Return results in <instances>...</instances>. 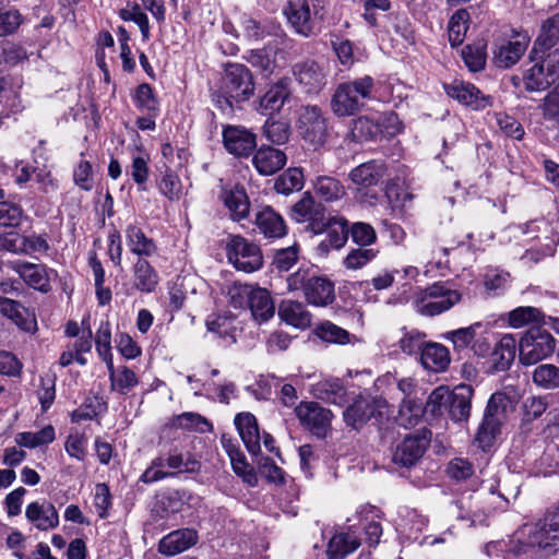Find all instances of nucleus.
<instances>
[{
	"label": "nucleus",
	"mask_w": 559,
	"mask_h": 559,
	"mask_svg": "<svg viewBox=\"0 0 559 559\" xmlns=\"http://www.w3.org/2000/svg\"><path fill=\"white\" fill-rule=\"evenodd\" d=\"M377 99L376 81L362 75L338 84L331 99V109L337 117H349L360 112L368 102Z\"/></svg>",
	"instance_id": "nucleus-1"
},
{
	"label": "nucleus",
	"mask_w": 559,
	"mask_h": 559,
	"mask_svg": "<svg viewBox=\"0 0 559 559\" xmlns=\"http://www.w3.org/2000/svg\"><path fill=\"white\" fill-rule=\"evenodd\" d=\"M519 543L536 552L548 556L559 548V509L543 519L525 523L518 530Z\"/></svg>",
	"instance_id": "nucleus-2"
},
{
	"label": "nucleus",
	"mask_w": 559,
	"mask_h": 559,
	"mask_svg": "<svg viewBox=\"0 0 559 559\" xmlns=\"http://www.w3.org/2000/svg\"><path fill=\"white\" fill-rule=\"evenodd\" d=\"M254 93V82L250 70L241 63H228L222 78L221 94L217 100L222 109L231 108L233 103L248 100Z\"/></svg>",
	"instance_id": "nucleus-3"
},
{
	"label": "nucleus",
	"mask_w": 559,
	"mask_h": 559,
	"mask_svg": "<svg viewBox=\"0 0 559 559\" xmlns=\"http://www.w3.org/2000/svg\"><path fill=\"white\" fill-rule=\"evenodd\" d=\"M461 294L447 283L437 282L420 289L413 299L415 310L423 316H437L461 301Z\"/></svg>",
	"instance_id": "nucleus-4"
},
{
	"label": "nucleus",
	"mask_w": 559,
	"mask_h": 559,
	"mask_svg": "<svg viewBox=\"0 0 559 559\" xmlns=\"http://www.w3.org/2000/svg\"><path fill=\"white\" fill-rule=\"evenodd\" d=\"M323 9L321 0H288L284 14L297 34L310 37L318 32L317 22L323 16Z\"/></svg>",
	"instance_id": "nucleus-5"
},
{
	"label": "nucleus",
	"mask_w": 559,
	"mask_h": 559,
	"mask_svg": "<svg viewBox=\"0 0 559 559\" xmlns=\"http://www.w3.org/2000/svg\"><path fill=\"white\" fill-rule=\"evenodd\" d=\"M297 130L301 139L314 151L323 147L330 136L328 118L317 105H307L299 109Z\"/></svg>",
	"instance_id": "nucleus-6"
},
{
	"label": "nucleus",
	"mask_w": 559,
	"mask_h": 559,
	"mask_svg": "<svg viewBox=\"0 0 559 559\" xmlns=\"http://www.w3.org/2000/svg\"><path fill=\"white\" fill-rule=\"evenodd\" d=\"M199 469V463L190 455L179 452H170L167 456H157L152 460L143 472L140 481L153 484L165 478L174 477L180 473H193Z\"/></svg>",
	"instance_id": "nucleus-7"
},
{
	"label": "nucleus",
	"mask_w": 559,
	"mask_h": 559,
	"mask_svg": "<svg viewBox=\"0 0 559 559\" xmlns=\"http://www.w3.org/2000/svg\"><path fill=\"white\" fill-rule=\"evenodd\" d=\"M508 399L502 393H495L487 403L483 420L477 429L475 442L481 450L489 449L499 433L506 417Z\"/></svg>",
	"instance_id": "nucleus-8"
},
{
	"label": "nucleus",
	"mask_w": 559,
	"mask_h": 559,
	"mask_svg": "<svg viewBox=\"0 0 559 559\" xmlns=\"http://www.w3.org/2000/svg\"><path fill=\"white\" fill-rule=\"evenodd\" d=\"M556 341L546 331L530 330L519 343V359L524 366L535 365L555 352Z\"/></svg>",
	"instance_id": "nucleus-9"
},
{
	"label": "nucleus",
	"mask_w": 559,
	"mask_h": 559,
	"mask_svg": "<svg viewBox=\"0 0 559 559\" xmlns=\"http://www.w3.org/2000/svg\"><path fill=\"white\" fill-rule=\"evenodd\" d=\"M295 415L301 427L320 439L326 438L331 432L333 414L317 402H300L295 407Z\"/></svg>",
	"instance_id": "nucleus-10"
},
{
	"label": "nucleus",
	"mask_w": 559,
	"mask_h": 559,
	"mask_svg": "<svg viewBox=\"0 0 559 559\" xmlns=\"http://www.w3.org/2000/svg\"><path fill=\"white\" fill-rule=\"evenodd\" d=\"M228 261L239 271L251 273L262 266L260 248L241 236H233L226 246Z\"/></svg>",
	"instance_id": "nucleus-11"
},
{
	"label": "nucleus",
	"mask_w": 559,
	"mask_h": 559,
	"mask_svg": "<svg viewBox=\"0 0 559 559\" xmlns=\"http://www.w3.org/2000/svg\"><path fill=\"white\" fill-rule=\"evenodd\" d=\"M559 78V52L549 53L540 63L525 71L523 81L528 92L547 90Z\"/></svg>",
	"instance_id": "nucleus-12"
},
{
	"label": "nucleus",
	"mask_w": 559,
	"mask_h": 559,
	"mask_svg": "<svg viewBox=\"0 0 559 559\" xmlns=\"http://www.w3.org/2000/svg\"><path fill=\"white\" fill-rule=\"evenodd\" d=\"M7 267L16 273L31 288L40 293H48L51 289L50 273L52 270L45 264L13 260L7 263Z\"/></svg>",
	"instance_id": "nucleus-13"
},
{
	"label": "nucleus",
	"mask_w": 559,
	"mask_h": 559,
	"mask_svg": "<svg viewBox=\"0 0 559 559\" xmlns=\"http://www.w3.org/2000/svg\"><path fill=\"white\" fill-rule=\"evenodd\" d=\"M293 75L306 93H318L326 84V71L318 61L306 58L293 66Z\"/></svg>",
	"instance_id": "nucleus-14"
},
{
	"label": "nucleus",
	"mask_w": 559,
	"mask_h": 559,
	"mask_svg": "<svg viewBox=\"0 0 559 559\" xmlns=\"http://www.w3.org/2000/svg\"><path fill=\"white\" fill-rule=\"evenodd\" d=\"M223 143L226 151L237 157H247L257 146V138L241 126H226L223 130Z\"/></svg>",
	"instance_id": "nucleus-15"
},
{
	"label": "nucleus",
	"mask_w": 559,
	"mask_h": 559,
	"mask_svg": "<svg viewBox=\"0 0 559 559\" xmlns=\"http://www.w3.org/2000/svg\"><path fill=\"white\" fill-rule=\"evenodd\" d=\"M530 44V37L526 34H518L512 40H504L493 49V63L501 69L513 67L525 53Z\"/></svg>",
	"instance_id": "nucleus-16"
},
{
	"label": "nucleus",
	"mask_w": 559,
	"mask_h": 559,
	"mask_svg": "<svg viewBox=\"0 0 559 559\" xmlns=\"http://www.w3.org/2000/svg\"><path fill=\"white\" fill-rule=\"evenodd\" d=\"M445 93L460 104L475 110L484 109L490 105V96L484 95L474 84L454 80L444 85Z\"/></svg>",
	"instance_id": "nucleus-17"
},
{
	"label": "nucleus",
	"mask_w": 559,
	"mask_h": 559,
	"mask_svg": "<svg viewBox=\"0 0 559 559\" xmlns=\"http://www.w3.org/2000/svg\"><path fill=\"white\" fill-rule=\"evenodd\" d=\"M430 438L431 435L427 432L405 437L393 454V462L401 466H412L423 456Z\"/></svg>",
	"instance_id": "nucleus-18"
},
{
	"label": "nucleus",
	"mask_w": 559,
	"mask_h": 559,
	"mask_svg": "<svg viewBox=\"0 0 559 559\" xmlns=\"http://www.w3.org/2000/svg\"><path fill=\"white\" fill-rule=\"evenodd\" d=\"M254 224L264 238L280 239L287 235L285 219L270 205L263 206L255 213Z\"/></svg>",
	"instance_id": "nucleus-19"
},
{
	"label": "nucleus",
	"mask_w": 559,
	"mask_h": 559,
	"mask_svg": "<svg viewBox=\"0 0 559 559\" xmlns=\"http://www.w3.org/2000/svg\"><path fill=\"white\" fill-rule=\"evenodd\" d=\"M287 163L284 151L269 146H260L253 154L252 164L262 176H271L281 170Z\"/></svg>",
	"instance_id": "nucleus-20"
},
{
	"label": "nucleus",
	"mask_w": 559,
	"mask_h": 559,
	"mask_svg": "<svg viewBox=\"0 0 559 559\" xmlns=\"http://www.w3.org/2000/svg\"><path fill=\"white\" fill-rule=\"evenodd\" d=\"M386 165L381 159H373L353 168L349 180L357 187L370 188L377 186L386 175Z\"/></svg>",
	"instance_id": "nucleus-21"
},
{
	"label": "nucleus",
	"mask_w": 559,
	"mask_h": 559,
	"mask_svg": "<svg viewBox=\"0 0 559 559\" xmlns=\"http://www.w3.org/2000/svg\"><path fill=\"white\" fill-rule=\"evenodd\" d=\"M292 92L287 79H281L272 84L264 95L259 99L258 111L262 115L278 112L290 98Z\"/></svg>",
	"instance_id": "nucleus-22"
},
{
	"label": "nucleus",
	"mask_w": 559,
	"mask_h": 559,
	"mask_svg": "<svg viewBox=\"0 0 559 559\" xmlns=\"http://www.w3.org/2000/svg\"><path fill=\"white\" fill-rule=\"evenodd\" d=\"M235 426L248 452L257 455L261 451V436L257 418L251 413H239L234 419Z\"/></svg>",
	"instance_id": "nucleus-23"
},
{
	"label": "nucleus",
	"mask_w": 559,
	"mask_h": 559,
	"mask_svg": "<svg viewBox=\"0 0 559 559\" xmlns=\"http://www.w3.org/2000/svg\"><path fill=\"white\" fill-rule=\"evenodd\" d=\"M198 542V533L192 528L176 530L164 536L158 544V551L166 556H175L186 551Z\"/></svg>",
	"instance_id": "nucleus-24"
},
{
	"label": "nucleus",
	"mask_w": 559,
	"mask_h": 559,
	"mask_svg": "<svg viewBox=\"0 0 559 559\" xmlns=\"http://www.w3.org/2000/svg\"><path fill=\"white\" fill-rule=\"evenodd\" d=\"M221 199L233 221L240 222L249 216L250 201L243 187L224 188Z\"/></svg>",
	"instance_id": "nucleus-25"
},
{
	"label": "nucleus",
	"mask_w": 559,
	"mask_h": 559,
	"mask_svg": "<svg viewBox=\"0 0 559 559\" xmlns=\"http://www.w3.org/2000/svg\"><path fill=\"white\" fill-rule=\"evenodd\" d=\"M474 390L468 384L456 385L450 391L449 416L453 421H466L471 415Z\"/></svg>",
	"instance_id": "nucleus-26"
},
{
	"label": "nucleus",
	"mask_w": 559,
	"mask_h": 559,
	"mask_svg": "<svg viewBox=\"0 0 559 559\" xmlns=\"http://www.w3.org/2000/svg\"><path fill=\"white\" fill-rule=\"evenodd\" d=\"M159 282L156 269L145 258L136 259L132 265V287L141 293L150 294Z\"/></svg>",
	"instance_id": "nucleus-27"
},
{
	"label": "nucleus",
	"mask_w": 559,
	"mask_h": 559,
	"mask_svg": "<svg viewBox=\"0 0 559 559\" xmlns=\"http://www.w3.org/2000/svg\"><path fill=\"white\" fill-rule=\"evenodd\" d=\"M26 519L40 531H48L59 525V515L50 502H32L25 510Z\"/></svg>",
	"instance_id": "nucleus-28"
},
{
	"label": "nucleus",
	"mask_w": 559,
	"mask_h": 559,
	"mask_svg": "<svg viewBox=\"0 0 559 559\" xmlns=\"http://www.w3.org/2000/svg\"><path fill=\"white\" fill-rule=\"evenodd\" d=\"M126 241L129 251L138 258H151L157 252V246L152 238L136 225H128L126 228Z\"/></svg>",
	"instance_id": "nucleus-29"
},
{
	"label": "nucleus",
	"mask_w": 559,
	"mask_h": 559,
	"mask_svg": "<svg viewBox=\"0 0 559 559\" xmlns=\"http://www.w3.org/2000/svg\"><path fill=\"white\" fill-rule=\"evenodd\" d=\"M306 300L313 306L324 307L335 299L334 284L329 278L313 275L305 294Z\"/></svg>",
	"instance_id": "nucleus-30"
},
{
	"label": "nucleus",
	"mask_w": 559,
	"mask_h": 559,
	"mask_svg": "<svg viewBox=\"0 0 559 559\" xmlns=\"http://www.w3.org/2000/svg\"><path fill=\"white\" fill-rule=\"evenodd\" d=\"M419 357L423 367L433 372L444 371L451 361L449 349L435 342H427Z\"/></svg>",
	"instance_id": "nucleus-31"
},
{
	"label": "nucleus",
	"mask_w": 559,
	"mask_h": 559,
	"mask_svg": "<svg viewBox=\"0 0 559 559\" xmlns=\"http://www.w3.org/2000/svg\"><path fill=\"white\" fill-rule=\"evenodd\" d=\"M278 317L286 324L305 330L311 324V314L299 301L283 300L278 306Z\"/></svg>",
	"instance_id": "nucleus-32"
},
{
	"label": "nucleus",
	"mask_w": 559,
	"mask_h": 559,
	"mask_svg": "<svg viewBox=\"0 0 559 559\" xmlns=\"http://www.w3.org/2000/svg\"><path fill=\"white\" fill-rule=\"evenodd\" d=\"M0 313L23 331L29 332L36 324L34 317L21 302L2 296H0Z\"/></svg>",
	"instance_id": "nucleus-33"
},
{
	"label": "nucleus",
	"mask_w": 559,
	"mask_h": 559,
	"mask_svg": "<svg viewBox=\"0 0 559 559\" xmlns=\"http://www.w3.org/2000/svg\"><path fill=\"white\" fill-rule=\"evenodd\" d=\"M248 306L253 318L259 322L267 321L275 313L274 301L265 288L253 287Z\"/></svg>",
	"instance_id": "nucleus-34"
},
{
	"label": "nucleus",
	"mask_w": 559,
	"mask_h": 559,
	"mask_svg": "<svg viewBox=\"0 0 559 559\" xmlns=\"http://www.w3.org/2000/svg\"><path fill=\"white\" fill-rule=\"evenodd\" d=\"M359 545L360 540L352 530L346 533L335 534L328 544V559H344L354 552Z\"/></svg>",
	"instance_id": "nucleus-35"
},
{
	"label": "nucleus",
	"mask_w": 559,
	"mask_h": 559,
	"mask_svg": "<svg viewBox=\"0 0 559 559\" xmlns=\"http://www.w3.org/2000/svg\"><path fill=\"white\" fill-rule=\"evenodd\" d=\"M56 440V430L52 425H47L38 431H23L14 437L17 445L27 449L46 447Z\"/></svg>",
	"instance_id": "nucleus-36"
},
{
	"label": "nucleus",
	"mask_w": 559,
	"mask_h": 559,
	"mask_svg": "<svg viewBox=\"0 0 559 559\" xmlns=\"http://www.w3.org/2000/svg\"><path fill=\"white\" fill-rule=\"evenodd\" d=\"M559 41V12L545 20L540 27V33L534 43L532 52L537 50L545 51Z\"/></svg>",
	"instance_id": "nucleus-37"
},
{
	"label": "nucleus",
	"mask_w": 559,
	"mask_h": 559,
	"mask_svg": "<svg viewBox=\"0 0 559 559\" xmlns=\"http://www.w3.org/2000/svg\"><path fill=\"white\" fill-rule=\"evenodd\" d=\"M110 379L111 390L120 394H127L139 383L136 374L126 366L115 368L114 360L111 365H106Z\"/></svg>",
	"instance_id": "nucleus-38"
},
{
	"label": "nucleus",
	"mask_w": 559,
	"mask_h": 559,
	"mask_svg": "<svg viewBox=\"0 0 559 559\" xmlns=\"http://www.w3.org/2000/svg\"><path fill=\"white\" fill-rule=\"evenodd\" d=\"M313 190L325 202L341 200L346 193L343 183L331 176H318L313 181Z\"/></svg>",
	"instance_id": "nucleus-39"
},
{
	"label": "nucleus",
	"mask_w": 559,
	"mask_h": 559,
	"mask_svg": "<svg viewBox=\"0 0 559 559\" xmlns=\"http://www.w3.org/2000/svg\"><path fill=\"white\" fill-rule=\"evenodd\" d=\"M358 514L359 521L364 523L367 543L370 546H376L382 535L379 510L374 507H362Z\"/></svg>",
	"instance_id": "nucleus-40"
},
{
	"label": "nucleus",
	"mask_w": 559,
	"mask_h": 559,
	"mask_svg": "<svg viewBox=\"0 0 559 559\" xmlns=\"http://www.w3.org/2000/svg\"><path fill=\"white\" fill-rule=\"evenodd\" d=\"M373 413L374 407L370 401L358 399L344 411L343 415L345 423L357 429L367 423L373 416Z\"/></svg>",
	"instance_id": "nucleus-41"
},
{
	"label": "nucleus",
	"mask_w": 559,
	"mask_h": 559,
	"mask_svg": "<svg viewBox=\"0 0 559 559\" xmlns=\"http://www.w3.org/2000/svg\"><path fill=\"white\" fill-rule=\"evenodd\" d=\"M313 392L328 403L342 405L345 402L346 390L340 379L322 380L314 385Z\"/></svg>",
	"instance_id": "nucleus-42"
},
{
	"label": "nucleus",
	"mask_w": 559,
	"mask_h": 559,
	"mask_svg": "<svg viewBox=\"0 0 559 559\" xmlns=\"http://www.w3.org/2000/svg\"><path fill=\"white\" fill-rule=\"evenodd\" d=\"M516 354V340L511 334L503 335L497 343L492 356L495 365L500 370H506L510 367Z\"/></svg>",
	"instance_id": "nucleus-43"
},
{
	"label": "nucleus",
	"mask_w": 559,
	"mask_h": 559,
	"mask_svg": "<svg viewBox=\"0 0 559 559\" xmlns=\"http://www.w3.org/2000/svg\"><path fill=\"white\" fill-rule=\"evenodd\" d=\"M424 416L426 414L420 402L415 399H403L396 421L404 428H412L417 426Z\"/></svg>",
	"instance_id": "nucleus-44"
},
{
	"label": "nucleus",
	"mask_w": 559,
	"mask_h": 559,
	"mask_svg": "<svg viewBox=\"0 0 559 559\" xmlns=\"http://www.w3.org/2000/svg\"><path fill=\"white\" fill-rule=\"evenodd\" d=\"M450 390L440 385L436 388L428 396L424 407L425 414L431 419L441 417L445 412L449 413Z\"/></svg>",
	"instance_id": "nucleus-45"
},
{
	"label": "nucleus",
	"mask_w": 559,
	"mask_h": 559,
	"mask_svg": "<svg viewBox=\"0 0 559 559\" xmlns=\"http://www.w3.org/2000/svg\"><path fill=\"white\" fill-rule=\"evenodd\" d=\"M186 496L187 492L181 490H174L167 495L162 496L153 508L154 514L160 519H164L168 518L170 514L180 512Z\"/></svg>",
	"instance_id": "nucleus-46"
},
{
	"label": "nucleus",
	"mask_w": 559,
	"mask_h": 559,
	"mask_svg": "<svg viewBox=\"0 0 559 559\" xmlns=\"http://www.w3.org/2000/svg\"><path fill=\"white\" fill-rule=\"evenodd\" d=\"M320 214V205L306 192L292 207L290 217L297 223H304L319 219Z\"/></svg>",
	"instance_id": "nucleus-47"
},
{
	"label": "nucleus",
	"mask_w": 559,
	"mask_h": 559,
	"mask_svg": "<svg viewBox=\"0 0 559 559\" xmlns=\"http://www.w3.org/2000/svg\"><path fill=\"white\" fill-rule=\"evenodd\" d=\"M304 187V174L300 168H288L275 179L274 189L277 193L288 195Z\"/></svg>",
	"instance_id": "nucleus-48"
},
{
	"label": "nucleus",
	"mask_w": 559,
	"mask_h": 559,
	"mask_svg": "<svg viewBox=\"0 0 559 559\" xmlns=\"http://www.w3.org/2000/svg\"><path fill=\"white\" fill-rule=\"evenodd\" d=\"M107 411L106 401L98 395L90 396L84 404L72 413V421L92 420Z\"/></svg>",
	"instance_id": "nucleus-49"
},
{
	"label": "nucleus",
	"mask_w": 559,
	"mask_h": 559,
	"mask_svg": "<svg viewBox=\"0 0 559 559\" xmlns=\"http://www.w3.org/2000/svg\"><path fill=\"white\" fill-rule=\"evenodd\" d=\"M535 385L544 390H555L559 388V367L552 364H543L537 366L532 374Z\"/></svg>",
	"instance_id": "nucleus-50"
},
{
	"label": "nucleus",
	"mask_w": 559,
	"mask_h": 559,
	"mask_svg": "<svg viewBox=\"0 0 559 559\" xmlns=\"http://www.w3.org/2000/svg\"><path fill=\"white\" fill-rule=\"evenodd\" d=\"M469 13L465 9L457 10L450 19L448 26L449 40L452 46L463 43L468 29Z\"/></svg>",
	"instance_id": "nucleus-51"
},
{
	"label": "nucleus",
	"mask_w": 559,
	"mask_h": 559,
	"mask_svg": "<svg viewBox=\"0 0 559 559\" xmlns=\"http://www.w3.org/2000/svg\"><path fill=\"white\" fill-rule=\"evenodd\" d=\"M96 352L106 365H111V326L109 321H100L95 335Z\"/></svg>",
	"instance_id": "nucleus-52"
},
{
	"label": "nucleus",
	"mask_w": 559,
	"mask_h": 559,
	"mask_svg": "<svg viewBox=\"0 0 559 559\" xmlns=\"http://www.w3.org/2000/svg\"><path fill=\"white\" fill-rule=\"evenodd\" d=\"M133 100L139 110L152 114L154 116L157 115L159 103L150 84H140L135 90Z\"/></svg>",
	"instance_id": "nucleus-53"
},
{
	"label": "nucleus",
	"mask_w": 559,
	"mask_h": 559,
	"mask_svg": "<svg viewBox=\"0 0 559 559\" xmlns=\"http://www.w3.org/2000/svg\"><path fill=\"white\" fill-rule=\"evenodd\" d=\"M543 320L542 311L535 307H518L509 312V324L514 329L523 328L530 323H539Z\"/></svg>",
	"instance_id": "nucleus-54"
},
{
	"label": "nucleus",
	"mask_w": 559,
	"mask_h": 559,
	"mask_svg": "<svg viewBox=\"0 0 559 559\" xmlns=\"http://www.w3.org/2000/svg\"><path fill=\"white\" fill-rule=\"evenodd\" d=\"M263 135L273 144L283 145L290 136V126L284 120H266L263 127Z\"/></svg>",
	"instance_id": "nucleus-55"
},
{
	"label": "nucleus",
	"mask_w": 559,
	"mask_h": 559,
	"mask_svg": "<svg viewBox=\"0 0 559 559\" xmlns=\"http://www.w3.org/2000/svg\"><path fill=\"white\" fill-rule=\"evenodd\" d=\"M483 328L480 322H476L467 328L449 331L444 334V338L451 341L455 349H464L474 342L477 331Z\"/></svg>",
	"instance_id": "nucleus-56"
},
{
	"label": "nucleus",
	"mask_w": 559,
	"mask_h": 559,
	"mask_svg": "<svg viewBox=\"0 0 559 559\" xmlns=\"http://www.w3.org/2000/svg\"><path fill=\"white\" fill-rule=\"evenodd\" d=\"M426 337V333L416 329L405 331L404 335L399 341V347L404 354L420 356L423 347H425L427 343Z\"/></svg>",
	"instance_id": "nucleus-57"
},
{
	"label": "nucleus",
	"mask_w": 559,
	"mask_h": 559,
	"mask_svg": "<svg viewBox=\"0 0 559 559\" xmlns=\"http://www.w3.org/2000/svg\"><path fill=\"white\" fill-rule=\"evenodd\" d=\"M25 217L22 206L14 202L0 200V225L3 227H19Z\"/></svg>",
	"instance_id": "nucleus-58"
},
{
	"label": "nucleus",
	"mask_w": 559,
	"mask_h": 559,
	"mask_svg": "<svg viewBox=\"0 0 559 559\" xmlns=\"http://www.w3.org/2000/svg\"><path fill=\"white\" fill-rule=\"evenodd\" d=\"M316 334L319 338H321L324 342L329 343H335V344H347L349 343L350 334L342 329L341 326L330 322L325 321L321 323L316 329Z\"/></svg>",
	"instance_id": "nucleus-59"
},
{
	"label": "nucleus",
	"mask_w": 559,
	"mask_h": 559,
	"mask_svg": "<svg viewBox=\"0 0 559 559\" xmlns=\"http://www.w3.org/2000/svg\"><path fill=\"white\" fill-rule=\"evenodd\" d=\"M378 254V251L371 248H357L350 250L343 260V265L347 270H360L369 264Z\"/></svg>",
	"instance_id": "nucleus-60"
},
{
	"label": "nucleus",
	"mask_w": 559,
	"mask_h": 559,
	"mask_svg": "<svg viewBox=\"0 0 559 559\" xmlns=\"http://www.w3.org/2000/svg\"><path fill=\"white\" fill-rule=\"evenodd\" d=\"M246 60L261 71L265 76L272 74L276 68L275 57L265 49H252L248 52Z\"/></svg>",
	"instance_id": "nucleus-61"
},
{
	"label": "nucleus",
	"mask_w": 559,
	"mask_h": 559,
	"mask_svg": "<svg viewBox=\"0 0 559 559\" xmlns=\"http://www.w3.org/2000/svg\"><path fill=\"white\" fill-rule=\"evenodd\" d=\"M299 246L294 243L287 248L278 249L274 253L273 265L278 272L289 271L298 261Z\"/></svg>",
	"instance_id": "nucleus-62"
},
{
	"label": "nucleus",
	"mask_w": 559,
	"mask_h": 559,
	"mask_svg": "<svg viewBox=\"0 0 559 559\" xmlns=\"http://www.w3.org/2000/svg\"><path fill=\"white\" fill-rule=\"evenodd\" d=\"M352 240L360 246V248H366L377 240V234L373 227L367 223H355L352 225L349 230Z\"/></svg>",
	"instance_id": "nucleus-63"
},
{
	"label": "nucleus",
	"mask_w": 559,
	"mask_h": 559,
	"mask_svg": "<svg viewBox=\"0 0 559 559\" xmlns=\"http://www.w3.org/2000/svg\"><path fill=\"white\" fill-rule=\"evenodd\" d=\"M207 330L216 333L219 337L228 343H235L236 337L234 331V320L228 317H217L214 320L206 321Z\"/></svg>",
	"instance_id": "nucleus-64"
}]
</instances>
